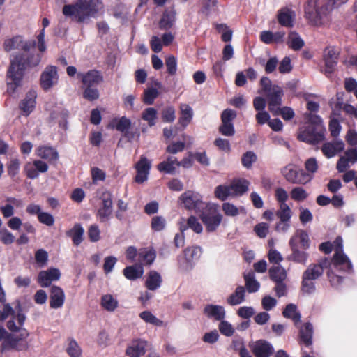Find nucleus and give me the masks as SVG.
I'll use <instances>...</instances> for the list:
<instances>
[{"label":"nucleus","mask_w":357,"mask_h":357,"mask_svg":"<svg viewBox=\"0 0 357 357\" xmlns=\"http://www.w3.org/2000/svg\"><path fill=\"white\" fill-rule=\"evenodd\" d=\"M36 46L35 40H24L21 36L5 40L3 49L6 52L16 49L22 51L13 55L10 59L6 70L7 93L10 96L13 95L18 88L22 86L26 70L38 66L41 62L42 54L31 51Z\"/></svg>","instance_id":"obj_1"},{"label":"nucleus","mask_w":357,"mask_h":357,"mask_svg":"<svg viewBox=\"0 0 357 357\" xmlns=\"http://www.w3.org/2000/svg\"><path fill=\"white\" fill-rule=\"evenodd\" d=\"M101 4L100 0H77L75 3L64 5L62 13L65 16L81 23L90 17L96 18Z\"/></svg>","instance_id":"obj_2"},{"label":"nucleus","mask_w":357,"mask_h":357,"mask_svg":"<svg viewBox=\"0 0 357 357\" xmlns=\"http://www.w3.org/2000/svg\"><path fill=\"white\" fill-rule=\"evenodd\" d=\"M326 128L321 117L309 114L307 121L299 128L297 139L309 144L315 145L325 139Z\"/></svg>","instance_id":"obj_3"},{"label":"nucleus","mask_w":357,"mask_h":357,"mask_svg":"<svg viewBox=\"0 0 357 357\" xmlns=\"http://www.w3.org/2000/svg\"><path fill=\"white\" fill-rule=\"evenodd\" d=\"M29 333L26 329L20 330V334L8 333L6 330L0 326V341H3L0 347L1 354L10 351H24L29 347L26 338Z\"/></svg>","instance_id":"obj_4"},{"label":"nucleus","mask_w":357,"mask_h":357,"mask_svg":"<svg viewBox=\"0 0 357 357\" xmlns=\"http://www.w3.org/2000/svg\"><path fill=\"white\" fill-rule=\"evenodd\" d=\"M198 215L208 233L215 231L222 220V215L220 213L217 205L211 203H208Z\"/></svg>","instance_id":"obj_5"},{"label":"nucleus","mask_w":357,"mask_h":357,"mask_svg":"<svg viewBox=\"0 0 357 357\" xmlns=\"http://www.w3.org/2000/svg\"><path fill=\"white\" fill-rule=\"evenodd\" d=\"M331 10V6L327 0L321 6L307 3L305 7V17L312 24H318L321 22L324 16L327 20Z\"/></svg>","instance_id":"obj_6"},{"label":"nucleus","mask_w":357,"mask_h":357,"mask_svg":"<svg viewBox=\"0 0 357 357\" xmlns=\"http://www.w3.org/2000/svg\"><path fill=\"white\" fill-rule=\"evenodd\" d=\"M179 201L185 208L189 211H194L198 214L202 209L208 204L202 200V196L195 191L186 190L179 197Z\"/></svg>","instance_id":"obj_7"},{"label":"nucleus","mask_w":357,"mask_h":357,"mask_svg":"<svg viewBox=\"0 0 357 357\" xmlns=\"http://www.w3.org/2000/svg\"><path fill=\"white\" fill-rule=\"evenodd\" d=\"M99 199L100 206L96 216L101 222H104L110 218L113 213V195L109 190H105L100 192Z\"/></svg>","instance_id":"obj_8"},{"label":"nucleus","mask_w":357,"mask_h":357,"mask_svg":"<svg viewBox=\"0 0 357 357\" xmlns=\"http://www.w3.org/2000/svg\"><path fill=\"white\" fill-rule=\"evenodd\" d=\"M236 117V112L231 109H225L221 114V124L218 128L219 132L227 137L235 135V128L233 121Z\"/></svg>","instance_id":"obj_9"},{"label":"nucleus","mask_w":357,"mask_h":357,"mask_svg":"<svg viewBox=\"0 0 357 357\" xmlns=\"http://www.w3.org/2000/svg\"><path fill=\"white\" fill-rule=\"evenodd\" d=\"M59 75L57 68L54 66H47L42 72L40 77L41 88L47 91L58 83Z\"/></svg>","instance_id":"obj_10"},{"label":"nucleus","mask_w":357,"mask_h":357,"mask_svg":"<svg viewBox=\"0 0 357 357\" xmlns=\"http://www.w3.org/2000/svg\"><path fill=\"white\" fill-rule=\"evenodd\" d=\"M268 100V110L273 115H278V107L282 105L283 89L278 85L274 84L273 89L265 93Z\"/></svg>","instance_id":"obj_11"},{"label":"nucleus","mask_w":357,"mask_h":357,"mask_svg":"<svg viewBox=\"0 0 357 357\" xmlns=\"http://www.w3.org/2000/svg\"><path fill=\"white\" fill-rule=\"evenodd\" d=\"M339 52L334 47H327L324 50V60L325 67L322 72L327 76L333 73L337 64Z\"/></svg>","instance_id":"obj_12"},{"label":"nucleus","mask_w":357,"mask_h":357,"mask_svg":"<svg viewBox=\"0 0 357 357\" xmlns=\"http://www.w3.org/2000/svg\"><path fill=\"white\" fill-rule=\"evenodd\" d=\"M332 264L335 269L343 270L345 272L352 271V264L348 257L343 252L342 246L336 248L332 258Z\"/></svg>","instance_id":"obj_13"},{"label":"nucleus","mask_w":357,"mask_h":357,"mask_svg":"<svg viewBox=\"0 0 357 357\" xmlns=\"http://www.w3.org/2000/svg\"><path fill=\"white\" fill-rule=\"evenodd\" d=\"M357 162V146L347 149L344 151V155L341 156L336 165V169L339 172H344L349 167V163Z\"/></svg>","instance_id":"obj_14"},{"label":"nucleus","mask_w":357,"mask_h":357,"mask_svg":"<svg viewBox=\"0 0 357 357\" xmlns=\"http://www.w3.org/2000/svg\"><path fill=\"white\" fill-rule=\"evenodd\" d=\"M77 76L82 79L84 86L97 87L103 82V76L100 71L90 70L86 73H78Z\"/></svg>","instance_id":"obj_15"},{"label":"nucleus","mask_w":357,"mask_h":357,"mask_svg":"<svg viewBox=\"0 0 357 357\" xmlns=\"http://www.w3.org/2000/svg\"><path fill=\"white\" fill-rule=\"evenodd\" d=\"M289 244L291 254L287 257V259L305 265L309 257V254L305 251L306 250H300L298 245H296L295 238H290Z\"/></svg>","instance_id":"obj_16"},{"label":"nucleus","mask_w":357,"mask_h":357,"mask_svg":"<svg viewBox=\"0 0 357 357\" xmlns=\"http://www.w3.org/2000/svg\"><path fill=\"white\" fill-rule=\"evenodd\" d=\"M60 271L56 268H50L47 271H41L38 275V282L42 287H47L51 285L52 281L59 280Z\"/></svg>","instance_id":"obj_17"},{"label":"nucleus","mask_w":357,"mask_h":357,"mask_svg":"<svg viewBox=\"0 0 357 357\" xmlns=\"http://www.w3.org/2000/svg\"><path fill=\"white\" fill-rule=\"evenodd\" d=\"M252 351L255 357H271L274 353V348L269 342L259 340L252 344Z\"/></svg>","instance_id":"obj_18"},{"label":"nucleus","mask_w":357,"mask_h":357,"mask_svg":"<svg viewBox=\"0 0 357 357\" xmlns=\"http://www.w3.org/2000/svg\"><path fill=\"white\" fill-rule=\"evenodd\" d=\"M294 11L288 7H283L278 11L277 20L282 26L292 28L294 25Z\"/></svg>","instance_id":"obj_19"},{"label":"nucleus","mask_w":357,"mask_h":357,"mask_svg":"<svg viewBox=\"0 0 357 357\" xmlns=\"http://www.w3.org/2000/svg\"><path fill=\"white\" fill-rule=\"evenodd\" d=\"M344 149V144L342 140H333L324 143L321 150L323 154L328 158L334 157Z\"/></svg>","instance_id":"obj_20"},{"label":"nucleus","mask_w":357,"mask_h":357,"mask_svg":"<svg viewBox=\"0 0 357 357\" xmlns=\"http://www.w3.org/2000/svg\"><path fill=\"white\" fill-rule=\"evenodd\" d=\"M36 97V91L30 90L26 93L25 98L20 102L19 107L24 115H29L35 108Z\"/></svg>","instance_id":"obj_21"},{"label":"nucleus","mask_w":357,"mask_h":357,"mask_svg":"<svg viewBox=\"0 0 357 357\" xmlns=\"http://www.w3.org/2000/svg\"><path fill=\"white\" fill-rule=\"evenodd\" d=\"M131 121L126 116L121 118H114L110 123L112 128H116L118 131L123 132L124 137L128 139L132 138V133L128 130L131 128Z\"/></svg>","instance_id":"obj_22"},{"label":"nucleus","mask_w":357,"mask_h":357,"mask_svg":"<svg viewBox=\"0 0 357 357\" xmlns=\"http://www.w3.org/2000/svg\"><path fill=\"white\" fill-rule=\"evenodd\" d=\"M65 300V294L63 289L56 285L50 289V306L51 308L57 309L63 306Z\"/></svg>","instance_id":"obj_23"},{"label":"nucleus","mask_w":357,"mask_h":357,"mask_svg":"<svg viewBox=\"0 0 357 357\" xmlns=\"http://www.w3.org/2000/svg\"><path fill=\"white\" fill-rule=\"evenodd\" d=\"M313 326L310 322L305 323L299 329L298 342L300 344L310 347L312 344Z\"/></svg>","instance_id":"obj_24"},{"label":"nucleus","mask_w":357,"mask_h":357,"mask_svg":"<svg viewBox=\"0 0 357 357\" xmlns=\"http://www.w3.org/2000/svg\"><path fill=\"white\" fill-rule=\"evenodd\" d=\"M36 155L40 158L47 160L50 163L56 162L59 159V153L56 149L49 146L38 147Z\"/></svg>","instance_id":"obj_25"},{"label":"nucleus","mask_w":357,"mask_h":357,"mask_svg":"<svg viewBox=\"0 0 357 357\" xmlns=\"http://www.w3.org/2000/svg\"><path fill=\"white\" fill-rule=\"evenodd\" d=\"M156 258V251L153 248H143L138 251L139 265L151 266Z\"/></svg>","instance_id":"obj_26"},{"label":"nucleus","mask_w":357,"mask_h":357,"mask_svg":"<svg viewBox=\"0 0 357 357\" xmlns=\"http://www.w3.org/2000/svg\"><path fill=\"white\" fill-rule=\"evenodd\" d=\"M66 235L71 238L74 245L78 246L84 240V229L80 223H75L70 229L66 231Z\"/></svg>","instance_id":"obj_27"},{"label":"nucleus","mask_w":357,"mask_h":357,"mask_svg":"<svg viewBox=\"0 0 357 357\" xmlns=\"http://www.w3.org/2000/svg\"><path fill=\"white\" fill-rule=\"evenodd\" d=\"M204 313L208 318H213L217 321H222L225 317V308L221 305H206L204 308Z\"/></svg>","instance_id":"obj_28"},{"label":"nucleus","mask_w":357,"mask_h":357,"mask_svg":"<svg viewBox=\"0 0 357 357\" xmlns=\"http://www.w3.org/2000/svg\"><path fill=\"white\" fill-rule=\"evenodd\" d=\"M146 346V341L137 340L126 349V353L130 357H139L145 354Z\"/></svg>","instance_id":"obj_29"},{"label":"nucleus","mask_w":357,"mask_h":357,"mask_svg":"<svg viewBox=\"0 0 357 357\" xmlns=\"http://www.w3.org/2000/svg\"><path fill=\"white\" fill-rule=\"evenodd\" d=\"M144 271V267L136 264L123 268V274L129 280H136L142 277Z\"/></svg>","instance_id":"obj_30"},{"label":"nucleus","mask_w":357,"mask_h":357,"mask_svg":"<svg viewBox=\"0 0 357 357\" xmlns=\"http://www.w3.org/2000/svg\"><path fill=\"white\" fill-rule=\"evenodd\" d=\"M177 166V159L175 157L169 156L167 158L157 165V169L160 172L169 174H174L176 173V167Z\"/></svg>","instance_id":"obj_31"},{"label":"nucleus","mask_w":357,"mask_h":357,"mask_svg":"<svg viewBox=\"0 0 357 357\" xmlns=\"http://www.w3.org/2000/svg\"><path fill=\"white\" fill-rule=\"evenodd\" d=\"M162 284V278L159 273L152 270L148 273L147 278L145 282L146 287L151 291H155L158 289Z\"/></svg>","instance_id":"obj_32"},{"label":"nucleus","mask_w":357,"mask_h":357,"mask_svg":"<svg viewBox=\"0 0 357 357\" xmlns=\"http://www.w3.org/2000/svg\"><path fill=\"white\" fill-rule=\"evenodd\" d=\"M176 20V12L174 10H165L159 22V28L161 30H169L174 25Z\"/></svg>","instance_id":"obj_33"},{"label":"nucleus","mask_w":357,"mask_h":357,"mask_svg":"<svg viewBox=\"0 0 357 357\" xmlns=\"http://www.w3.org/2000/svg\"><path fill=\"white\" fill-rule=\"evenodd\" d=\"M181 116L178 119L179 124L185 128L192 121L193 117V110L192 107L187 104H181Z\"/></svg>","instance_id":"obj_34"},{"label":"nucleus","mask_w":357,"mask_h":357,"mask_svg":"<svg viewBox=\"0 0 357 357\" xmlns=\"http://www.w3.org/2000/svg\"><path fill=\"white\" fill-rule=\"evenodd\" d=\"M287 44L289 48L294 51L300 50L305 45L303 40L295 31H291L289 33Z\"/></svg>","instance_id":"obj_35"},{"label":"nucleus","mask_w":357,"mask_h":357,"mask_svg":"<svg viewBox=\"0 0 357 357\" xmlns=\"http://www.w3.org/2000/svg\"><path fill=\"white\" fill-rule=\"evenodd\" d=\"M268 273L270 279L274 282H284L287 276L285 269L280 265L270 268Z\"/></svg>","instance_id":"obj_36"},{"label":"nucleus","mask_w":357,"mask_h":357,"mask_svg":"<svg viewBox=\"0 0 357 357\" xmlns=\"http://www.w3.org/2000/svg\"><path fill=\"white\" fill-rule=\"evenodd\" d=\"M245 290L243 286H238L227 299V302L230 305H236L243 303L245 300Z\"/></svg>","instance_id":"obj_37"},{"label":"nucleus","mask_w":357,"mask_h":357,"mask_svg":"<svg viewBox=\"0 0 357 357\" xmlns=\"http://www.w3.org/2000/svg\"><path fill=\"white\" fill-rule=\"evenodd\" d=\"M282 315L285 318L291 319L294 321L295 326H297V324L301 321V314L297 312V307L294 304L290 303L287 305L282 312Z\"/></svg>","instance_id":"obj_38"},{"label":"nucleus","mask_w":357,"mask_h":357,"mask_svg":"<svg viewBox=\"0 0 357 357\" xmlns=\"http://www.w3.org/2000/svg\"><path fill=\"white\" fill-rule=\"evenodd\" d=\"M249 185L248 180L241 178L234 181L229 186L236 195H242L248 191Z\"/></svg>","instance_id":"obj_39"},{"label":"nucleus","mask_w":357,"mask_h":357,"mask_svg":"<svg viewBox=\"0 0 357 357\" xmlns=\"http://www.w3.org/2000/svg\"><path fill=\"white\" fill-rule=\"evenodd\" d=\"M291 238H295L296 245L299 246L300 244L301 248L303 250H307L310 247L309 236L304 230H297Z\"/></svg>","instance_id":"obj_40"},{"label":"nucleus","mask_w":357,"mask_h":357,"mask_svg":"<svg viewBox=\"0 0 357 357\" xmlns=\"http://www.w3.org/2000/svg\"><path fill=\"white\" fill-rule=\"evenodd\" d=\"M323 270L320 265L315 264H310L307 269L303 272V276L310 280H316L323 275Z\"/></svg>","instance_id":"obj_41"},{"label":"nucleus","mask_w":357,"mask_h":357,"mask_svg":"<svg viewBox=\"0 0 357 357\" xmlns=\"http://www.w3.org/2000/svg\"><path fill=\"white\" fill-rule=\"evenodd\" d=\"M244 280L247 291L249 293H255L259 290L260 284L255 280L253 272H249L248 273L245 274Z\"/></svg>","instance_id":"obj_42"},{"label":"nucleus","mask_w":357,"mask_h":357,"mask_svg":"<svg viewBox=\"0 0 357 357\" xmlns=\"http://www.w3.org/2000/svg\"><path fill=\"white\" fill-rule=\"evenodd\" d=\"M139 316L146 323L152 324L153 326H162L165 325L163 321L157 318L150 311H143L139 314Z\"/></svg>","instance_id":"obj_43"},{"label":"nucleus","mask_w":357,"mask_h":357,"mask_svg":"<svg viewBox=\"0 0 357 357\" xmlns=\"http://www.w3.org/2000/svg\"><path fill=\"white\" fill-rule=\"evenodd\" d=\"M68 346L66 351L70 357H80L82 355V349L78 343L73 338L68 339Z\"/></svg>","instance_id":"obj_44"},{"label":"nucleus","mask_w":357,"mask_h":357,"mask_svg":"<svg viewBox=\"0 0 357 357\" xmlns=\"http://www.w3.org/2000/svg\"><path fill=\"white\" fill-rule=\"evenodd\" d=\"M142 119L147 121L150 127L155 126L157 119V110L153 107L146 108L142 112Z\"/></svg>","instance_id":"obj_45"},{"label":"nucleus","mask_w":357,"mask_h":357,"mask_svg":"<svg viewBox=\"0 0 357 357\" xmlns=\"http://www.w3.org/2000/svg\"><path fill=\"white\" fill-rule=\"evenodd\" d=\"M275 214L282 222H289L292 212L288 204H280V208L276 211Z\"/></svg>","instance_id":"obj_46"},{"label":"nucleus","mask_w":357,"mask_h":357,"mask_svg":"<svg viewBox=\"0 0 357 357\" xmlns=\"http://www.w3.org/2000/svg\"><path fill=\"white\" fill-rule=\"evenodd\" d=\"M101 305L107 311H114L118 305V302L111 294L103 295L101 298Z\"/></svg>","instance_id":"obj_47"},{"label":"nucleus","mask_w":357,"mask_h":357,"mask_svg":"<svg viewBox=\"0 0 357 357\" xmlns=\"http://www.w3.org/2000/svg\"><path fill=\"white\" fill-rule=\"evenodd\" d=\"M158 95L159 92L157 89L153 87L147 88L144 91L142 101L146 105H152Z\"/></svg>","instance_id":"obj_48"},{"label":"nucleus","mask_w":357,"mask_h":357,"mask_svg":"<svg viewBox=\"0 0 357 357\" xmlns=\"http://www.w3.org/2000/svg\"><path fill=\"white\" fill-rule=\"evenodd\" d=\"M166 219L161 215H155L151 218V228L153 231H161L166 227Z\"/></svg>","instance_id":"obj_49"},{"label":"nucleus","mask_w":357,"mask_h":357,"mask_svg":"<svg viewBox=\"0 0 357 357\" xmlns=\"http://www.w3.org/2000/svg\"><path fill=\"white\" fill-rule=\"evenodd\" d=\"M290 196L296 202H303L307 198L308 193L301 187H295L290 192Z\"/></svg>","instance_id":"obj_50"},{"label":"nucleus","mask_w":357,"mask_h":357,"mask_svg":"<svg viewBox=\"0 0 357 357\" xmlns=\"http://www.w3.org/2000/svg\"><path fill=\"white\" fill-rule=\"evenodd\" d=\"M20 167V161L18 158H13L6 164L7 173L10 177L18 174Z\"/></svg>","instance_id":"obj_51"},{"label":"nucleus","mask_w":357,"mask_h":357,"mask_svg":"<svg viewBox=\"0 0 357 357\" xmlns=\"http://www.w3.org/2000/svg\"><path fill=\"white\" fill-rule=\"evenodd\" d=\"M314 281V280H310L302 275L301 291L307 294H313L316 290Z\"/></svg>","instance_id":"obj_52"},{"label":"nucleus","mask_w":357,"mask_h":357,"mask_svg":"<svg viewBox=\"0 0 357 357\" xmlns=\"http://www.w3.org/2000/svg\"><path fill=\"white\" fill-rule=\"evenodd\" d=\"M256 160H257V155L252 151H246L245 153L243 154L242 158H241L242 165L247 169L251 168L252 166V164L255 162H256Z\"/></svg>","instance_id":"obj_53"},{"label":"nucleus","mask_w":357,"mask_h":357,"mask_svg":"<svg viewBox=\"0 0 357 357\" xmlns=\"http://www.w3.org/2000/svg\"><path fill=\"white\" fill-rule=\"evenodd\" d=\"M187 228H190L193 231L197 234H200L203 231V227L201 223L199 222L197 217L190 215L187 220V227H185L183 230Z\"/></svg>","instance_id":"obj_54"},{"label":"nucleus","mask_w":357,"mask_h":357,"mask_svg":"<svg viewBox=\"0 0 357 357\" xmlns=\"http://www.w3.org/2000/svg\"><path fill=\"white\" fill-rule=\"evenodd\" d=\"M215 196L221 201H225L231 195L230 186L220 185L215 189Z\"/></svg>","instance_id":"obj_55"},{"label":"nucleus","mask_w":357,"mask_h":357,"mask_svg":"<svg viewBox=\"0 0 357 357\" xmlns=\"http://www.w3.org/2000/svg\"><path fill=\"white\" fill-rule=\"evenodd\" d=\"M201 254V248L199 246L188 247L184 250V256L188 261L198 259Z\"/></svg>","instance_id":"obj_56"},{"label":"nucleus","mask_w":357,"mask_h":357,"mask_svg":"<svg viewBox=\"0 0 357 357\" xmlns=\"http://www.w3.org/2000/svg\"><path fill=\"white\" fill-rule=\"evenodd\" d=\"M100 96L99 91L97 87L84 86L83 98L89 101H93L98 99Z\"/></svg>","instance_id":"obj_57"},{"label":"nucleus","mask_w":357,"mask_h":357,"mask_svg":"<svg viewBox=\"0 0 357 357\" xmlns=\"http://www.w3.org/2000/svg\"><path fill=\"white\" fill-rule=\"evenodd\" d=\"M298 171L291 165H287L282 169V174L290 183H295Z\"/></svg>","instance_id":"obj_58"},{"label":"nucleus","mask_w":357,"mask_h":357,"mask_svg":"<svg viewBox=\"0 0 357 357\" xmlns=\"http://www.w3.org/2000/svg\"><path fill=\"white\" fill-rule=\"evenodd\" d=\"M135 167L137 171L149 173L151 163L146 157L142 155L139 160L135 164Z\"/></svg>","instance_id":"obj_59"},{"label":"nucleus","mask_w":357,"mask_h":357,"mask_svg":"<svg viewBox=\"0 0 357 357\" xmlns=\"http://www.w3.org/2000/svg\"><path fill=\"white\" fill-rule=\"evenodd\" d=\"M216 29L219 33L222 32L221 40L223 42H229L232 38V31L226 24H220L216 25Z\"/></svg>","instance_id":"obj_60"},{"label":"nucleus","mask_w":357,"mask_h":357,"mask_svg":"<svg viewBox=\"0 0 357 357\" xmlns=\"http://www.w3.org/2000/svg\"><path fill=\"white\" fill-rule=\"evenodd\" d=\"M87 234L91 242H98L100 239V230L98 225L93 224L89 227Z\"/></svg>","instance_id":"obj_61"},{"label":"nucleus","mask_w":357,"mask_h":357,"mask_svg":"<svg viewBox=\"0 0 357 357\" xmlns=\"http://www.w3.org/2000/svg\"><path fill=\"white\" fill-rule=\"evenodd\" d=\"M218 329L221 334L227 337L232 336L234 333V328H233L232 325L224 319L220 321L218 325Z\"/></svg>","instance_id":"obj_62"},{"label":"nucleus","mask_w":357,"mask_h":357,"mask_svg":"<svg viewBox=\"0 0 357 357\" xmlns=\"http://www.w3.org/2000/svg\"><path fill=\"white\" fill-rule=\"evenodd\" d=\"M254 231L258 237L264 238L268 234L269 226L265 222L258 223L254 227Z\"/></svg>","instance_id":"obj_63"},{"label":"nucleus","mask_w":357,"mask_h":357,"mask_svg":"<svg viewBox=\"0 0 357 357\" xmlns=\"http://www.w3.org/2000/svg\"><path fill=\"white\" fill-rule=\"evenodd\" d=\"M176 118L175 109L173 107H167L162 112V120L163 122L172 123Z\"/></svg>","instance_id":"obj_64"}]
</instances>
